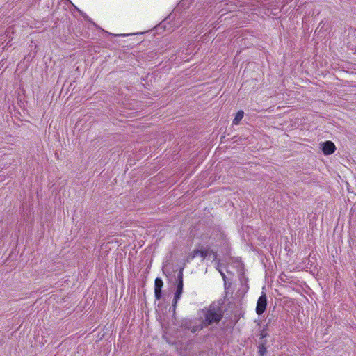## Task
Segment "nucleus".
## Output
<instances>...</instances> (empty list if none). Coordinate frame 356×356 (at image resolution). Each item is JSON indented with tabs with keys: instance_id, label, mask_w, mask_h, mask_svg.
I'll return each mask as SVG.
<instances>
[{
	"instance_id": "1",
	"label": "nucleus",
	"mask_w": 356,
	"mask_h": 356,
	"mask_svg": "<svg viewBox=\"0 0 356 356\" xmlns=\"http://www.w3.org/2000/svg\"><path fill=\"white\" fill-rule=\"evenodd\" d=\"M222 316V310L218 305L215 303L211 304L205 312V321L201 325L193 327L192 332L200 330L204 326H207L213 323H218Z\"/></svg>"
},
{
	"instance_id": "2",
	"label": "nucleus",
	"mask_w": 356,
	"mask_h": 356,
	"mask_svg": "<svg viewBox=\"0 0 356 356\" xmlns=\"http://www.w3.org/2000/svg\"><path fill=\"white\" fill-rule=\"evenodd\" d=\"M183 286H184V284H183L182 275L180 274L179 275V281H178V284L177 285V289H176V292L174 296V299H173V302H172V307H174V309H175L178 301L179 300V299L181 297V294L183 292Z\"/></svg>"
},
{
	"instance_id": "3",
	"label": "nucleus",
	"mask_w": 356,
	"mask_h": 356,
	"mask_svg": "<svg viewBox=\"0 0 356 356\" xmlns=\"http://www.w3.org/2000/svg\"><path fill=\"white\" fill-rule=\"evenodd\" d=\"M266 305H267L266 296L264 293H262L257 302V307H256L257 314L258 315L262 314L264 312V311L266 310Z\"/></svg>"
},
{
	"instance_id": "4",
	"label": "nucleus",
	"mask_w": 356,
	"mask_h": 356,
	"mask_svg": "<svg viewBox=\"0 0 356 356\" xmlns=\"http://www.w3.org/2000/svg\"><path fill=\"white\" fill-rule=\"evenodd\" d=\"M163 280L157 277L154 281V295L156 300H160L161 298V289L163 287Z\"/></svg>"
},
{
	"instance_id": "5",
	"label": "nucleus",
	"mask_w": 356,
	"mask_h": 356,
	"mask_svg": "<svg viewBox=\"0 0 356 356\" xmlns=\"http://www.w3.org/2000/svg\"><path fill=\"white\" fill-rule=\"evenodd\" d=\"M335 150V145L331 141H326L323 144L322 151L325 155H330L334 153Z\"/></svg>"
},
{
	"instance_id": "6",
	"label": "nucleus",
	"mask_w": 356,
	"mask_h": 356,
	"mask_svg": "<svg viewBox=\"0 0 356 356\" xmlns=\"http://www.w3.org/2000/svg\"><path fill=\"white\" fill-rule=\"evenodd\" d=\"M243 116L244 112L242 110L238 111L236 114L234 119L233 120L232 124L234 125L238 124Z\"/></svg>"
},
{
	"instance_id": "7",
	"label": "nucleus",
	"mask_w": 356,
	"mask_h": 356,
	"mask_svg": "<svg viewBox=\"0 0 356 356\" xmlns=\"http://www.w3.org/2000/svg\"><path fill=\"white\" fill-rule=\"evenodd\" d=\"M196 250V252H197V257L200 256L202 259H205L208 255L209 250L206 248H202L200 250Z\"/></svg>"
},
{
	"instance_id": "8",
	"label": "nucleus",
	"mask_w": 356,
	"mask_h": 356,
	"mask_svg": "<svg viewBox=\"0 0 356 356\" xmlns=\"http://www.w3.org/2000/svg\"><path fill=\"white\" fill-rule=\"evenodd\" d=\"M266 353V348L264 344H260L259 346V354L260 356H264Z\"/></svg>"
},
{
	"instance_id": "9",
	"label": "nucleus",
	"mask_w": 356,
	"mask_h": 356,
	"mask_svg": "<svg viewBox=\"0 0 356 356\" xmlns=\"http://www.w3.org/2000/svg\"><path fill=\"white\" fill-rule=\"evenodd\" d=\"M197 257V252H196V250H193L192 253H191L187 259H186V261L187 262H190L192 259H193L195 257Z\"/></svg>"
},
{
	"instance_id": "10",
	"label": "nucleus",
	"mask_w": 356,
	"mask_h": 356,
	"mask_svg": "<svg viewBox=\"0 0 356 356\" xmlns=\"http://www.w3.org/2000/svg\"><path fill=\"white\" fill-rule=\"evenodd\" d=\"M218 270L220 272V275H221V276H222V279H223V280H224V281L225 282L226 276H225V273H224L222 271H221V270H220L219 268H218Z\"/></svg>"
},
{
	"instance_id": "11",
	"label": "nucleus",
	"mask_w": 356,
	"mask_h": 356,
	"mask_svg": "<svg viewBox=\"0 0 356 356\" xmlns=\"http://www.w3.org/2000/svg\"><path fill=\"white\" fill-rule=\"evenodd\" d=\"M266 336V333L264 332V330H263L261 333V337L262 338L265 337Z\"/></svg>"
},
{
	"instance_id": "12",
	"label": "nucleus",
	"mask_w": 356,
	"mask_h": 356,
	"mask_svg": "<svg viewBox=\"0 0 356 356\" xmlns=\"http://www.w3.org/2000/svg\"><path fill=\"white\" fill-rule=\"evenodd\" d=\"M180 9H181V8H180L179 9H177V8L175 9V10L174 11L173 15H176V12H177V11H178V10H179ZM172 14L171 15H170V17H172Z\"/></svg>"
}]
</instances>
